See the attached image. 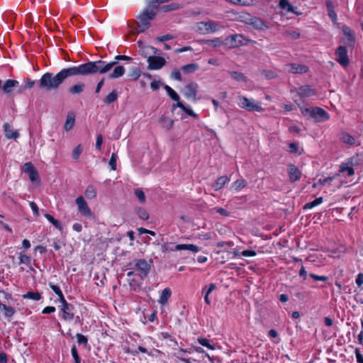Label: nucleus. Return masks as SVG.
Masks as SVG:
<instances>
[{"mask_svg": "<svg viewBox=\"0 0 363 363\" xmlns=\"http://www.w3.org/2000/svg\"><path fill=\"white\" fill-rule=\"evenodd\" d=\"M168 95L172 100L177 101V103L180 102V97L174 90L172 91Z\"/></svg>", "mask_w": 363, "mask_h": 363, "instance_id": "obj_62", "label": "nucleus"}, {"mask_svg": "<svg viewBox=\"0 0 363 363\" xmlns=\"http://www.w3.org/2000/svg\"><path fill=\"white\" fill-rule=\"evenodd\" d=\"M76 203L82 215L86 217H91L92 216V212L83 196H81L77 198Z\"/></svg>", "mask_w": 363, "mask_h": 363, "instance_id": "obj_11", "label": "nucleus"}, {"mask_svg": "<svg viewBox=\"0 0 363 363\" xmlns=\"http://www.w3.org/2000/svg\"><path fill=\"white\" fill-rule=\"evenodd\" d=\"M112 62H116V64L108 70L110 71L113 67H114L113 71L109 74L108 77L110 79H117L122 77L125 71L124 67L122 65H117L118 61H113Z\"/></svg>", "mask_w": 363, "mask_h": 363, "instance_id": "obj_19", "label": "nucleus"}, {"mask_svg": "<svg viewBox=\"0 0 363 363\" xmlns=\"http://www.w3.org/2000/svg\"><path fill=\"white\" fill-rule=\"evenodd\" d=\"M287 67L289 68V72L293 74H303L306 73L308 70L307 66L304 65H300L296 63H291L287 65Z\"/></svg>", "mask_w": 363, "mask_h": 363, "instance_id": "obj_18", "label": "nucleus"}, {"mask_svg": "<svg viewBox=\"0 0 363 363\" xmlns=\"http://www.w3.org/2000/svg\"><path fill=\"white\" fill-rule=\"evenodd\" d=\"M140 74L141 71L140 70V69L134 67L131 69L130 77L132 78V79L137 80L140 77Z\"/></svg>", "mask_w": 363, "mask_h": 363, "instance_id": "obj_49", "label": "nucleus"}, {"mask_svg": "<svg viewBox=\"0 0 363 363\" xmlns=\"http://www.w3.org/2000/svg\"><path fill=\"white\" fill-rule=\"evenodd\" d=\"M135 195L136 196V197L138 199L140 203H145V201H146V197H145V195L144 194V192L143 191L142 189H135Z\"/></svg>", "mask_w": 363, "mask_h": 363, "instance_id": "obj_45", "label": "nucleus"}, {"mask_svg": "<svg viewBox=\"0 0 363 363\" xmlns=\"http://www.w3.org/2000/svg\"><path fill=\"white\" fill-rule=\"evenodd\" d=\"M116 62H106L102 60L88 62L77 67H70L61 69L54 74L52 72L45 73L39 80L38 86L48 91L57 90L69 77L77 75L87 76L94 74H105Z\"/></svg>", "mask_w": 363, "mask_h": 363, "instance_id": "obj_1", "label": "nucleus"}, {"mask_svg": "<svg viewBox=\"0 0 363 363\" xmlns=\"http://www.w3.org/2000/svg\"><path fill=\"white\" fill-rule=\"evenodd\" d=\"M75 122V116L72 112H69L67 113V119L64 125V128L65 130H69L74 125Z\"/></svg>", "mask_w": 363, "mask_h": 363, "instance_id": "obj_26", "label": "nucleus"}, {"mask_svg": "<svg viewBox=\"0 0 363 363\" xmlns=\"http://www.w3.org/2000/svg\"><path fill=\"white\" fill-rule=\"evenodd\" d=\"M0 310L4 311V315L6 317H11L15 313V309L11 306H8L0 303Z\"/></svg>", "mask_w": 363, "mask_h": 363, "instance_id": "obj_35", "label": "nucleus"}, {"mask_svg": "<svg viewBox=\"0 0 363 363\" xmlns=\"http://www.w3.org/2000/svg\"><path fill=\"white\" fill-rule=\"evenodd\" d=\"M315 94V91L310 85L301 86L298 89V94L301 97H309Z\"/></svg>", "mask_w": 363, "mask_h": 363, "instance_id": "obj_21", "label": "nucleus"}, {"mask_svg": "<svg viewBox=\"0 0 363 363\" xmlns=\"http://www.w3.org/2000/svg\"><path fill=\"white\" fill-rule=\"evenodd\" d=\"M85 196L87 199H91L96 197V191L93 185H89L85 191Z\"/></svg>", "mask_w": 363, "mask_h": 363, "instance_id": "obj_36", "label": "nucleus"}, {"mask_svg": "<svg viewBox=\"0 0 363 363\" xmlns=\"http://www.w3.org/2000/svg\"><path fill=\"white\" fill-rule=\"evenodd\" d=\"M177 106L180 108H182L186 113H187L189 116H193L194 118L197 117V114L195 113L191 109L188 108L186 107L182 102L177 103Z\"/></svg>", "mask_w": 363, "mask_h": 363, "instance_id": "obj_42", "label": "nucleus"}, {"mask_svg": "<svg viewBox=\"0 0 363 363\" xmlns=\"http://www.w3.org/2000/svg\"><path fill=\"white\" fill-rule=\"evenodd\" d=\"M179 8V4L177 3H172L161 7V10L164 12H169L171 11L177 10Z\"/></svg>", "mask_w": 363, "mask_h": 363, "instance_id": "obj_39", "label": "nucleus"}, {"mask_svg": "<svg viewBox=\"0 0 363 363\" xmlns=\"http://www.w3.org/2000/svg\"><path fill=\"white\" fill-rule=\"evenodd\" d=\"M118 99V92L116 89L113 90L109 94H108L104 99V103L109 105L115 102Z\"/></svg>", "mask_w": 363, "mask_h": 363, "instance_id": "obj_31", "label": "nucleus"}, {"mask_svg": "<svg viewBox=\"0 0 363 363\" xmlns=\"http://www.w3.org/2000/svg\"><path fill=\"white\" fill-rule=\"evenodd\" d=\"M173 38H174V36L172 35L167 34V35H164L157 38L156 39V40L158 42H164L167 40H170Z\"/></svg>", "mask_w": 363, "mask_h": 363, "instance_id": "obj_57", "label": "nucleus"}, {"mask_svg": "<svg viewBox=\"0 0 363 363\" xmlns=\"http://www.w3.org/2000/svg\"><path fill=\"white\" fill-rule=\"evenodd\" d=\"M336 61L342 67H345L349 65V58L347 56V49L346 46H339L336 51Z\"/></svg>", "mask_w": 363, "mask_h": 363, "instance_id": "obj_8", "label": "nucleus"}, {"mask_svg": "<svg viewBox=\"0 0 363 363\" xmlns=\"http://www.w3.org/2000/svg\"><path fill=\"white\" fill-rule=\"evenodd\" d=\"M246 185L247 182L244 179H238L233 184V186L236 191H240V189L245 187Z\"/></svg>", "mask_w": 363, "mask_h": 363, "instance_id": "obj_47", "label": "nucleus"}, {"mask_svg": "<svg viewBox=\"0 0 363 363\" xmlns=\"http://www.w3.org/2000/svg\"><path fill=\"white\" fill-rule=\"evenodd\" d=\"M31 259L29 256L23 254L20 255V264H24L29 265L30 264Z\"/></svg>", "mask_w": 363, "mask_h": 363, "instance_id": "obj_52", "label": "nucleus"}, {"mask_svg": "<svg viewBox=\"0 0 363 363\" xmlns=\"http://www.w3.org/2000/svg\"><path fill=\"white\" fill-rule=\"evenodd\" d=\"M342 33L344 36L347 38L345 43L347 44L349 47L353 48L355 43V36L352 30L347 26H343Z\"/></svg>", "mask_w": 363, "mask_h": 363, "instance_id": "obj_15", "label": "nucleus"}, {"mask_svg": "<svg viewBox=\"0 0 363 363\" xmlns=\"http://www.w3.org/2000/svg\"><path fill=\"white\" fill-rule=\"evenodd\" d=\"M340 139L343 143L350 145H352L355 143V138L347 133H342Z\"/></svg>", "mask_w": 363, "mask_h": 363, "instance_id": "obj_28", "label": "nucleus"}, {"mask_svg": "<svg viewBox=\"0 0 363 363\" xmlns=\"http://www.w3.org/2000/svg\"><path fill=\"white\" fill-rule=\"evenodd\" d=\"M326 7L328 13L329 17L331 18V20L333 22H335L337 21V15L335 13V11L334 10L332 2L330 0H328L326 1Z\"/></svg>", "mask_w": 363, "mask_h": 363, "instance_id": "obj_29", "label": "nucleus"}, {"mask_svg": "<svg viewBox=\"0 0 363 363\" xmlns=\"http://www.w3.org/2000/svg\"><path fill=\"white\" fill-rule=\"evenodd\" d=\"M218 30V24L213 21H201L197 23L196 30L203 35L214 33Z\"/></svg>", "mask_w": 363, "mask_h": 363, "instance_id": "obj_5", "label": "nucleus"}, {"mask_svg": "<svg viewBox=\"0 0 363 363\" xmlns=\"http://www.w3.org/2000/svg\"><path fill=\"white\" fill-rule=\"evenodd\" d=\"M23 298L26 299L39 301L41 298V294L38 291H28L26 294L23 295Z\"/></svg>", "mask_w": 363, "mask_h": 363, "instance_id": "obj_34", "label": "nucleus"}, {"mask_svg": "<svg viewBox=\"0 0 363 363\" xmlns=\"http://www.w3.org/2000/svg\"><path fill=\"white\" fill-rule=\"evenodd\" d=\"M135 267L142 279L146 277L150 270V264L144 259L135 260Z\"/></svg>", "mask_w": 363, "mask_h": 363, "instance_id": "obj_10", "label": "nucleus"}, {"mask_svg": "<svg viewBox=\"0 0 363 363\" xmlns=\"http://www.w3.org/2000/svg\"><path fill=\"white\" fill-rule=\"evenodd\" d=\"M227 1L239 6H250L252 4L253 0H226Z\"/></svg>", "mask_w": 363, "mask_h": 363, "instance_id": "obj_40", "label": "nucleus"}, {"mask_svg": "<svg viewBox=\"0 0 363 363\" xmlns=\"http://www.w3.org/2000/svg\"><path fill=\"white\" fill-rule=\"evenodd\" d=\"M345 171H346L347 172L348 176H352L354 174V169L350 167H341L340 172H345Z\"/></svg>", "mask_w": 363, "mask_h": 363, "instance_id": "obj_61", "label": "nucleus"}, {"mask_svg": "<svg viewBox=\"0 0 363 363\" xmlns=\"http://www.w3.org/2000/svg\"><path fill=\"white\" fill-rule=\"evenodd\" d=\"M3 128L4 135L7 139H12L16 140L17 138L19 137L18 131L14 130L9 123H5L3 125Z\"/></svg>", "mask_w": 363, "mask_h": 363, "instance_id": "obj_17", "label": "nucleus"}, {"mask_svg": "<svg viewBox=\"0 0 363 363\" xmlns=\"http://www.w3.org/2000/svg\"><path fill=\"white\" fill-rule=\"evenodd\" d=\"M279 6L282 9H286L288 11H293L294 7L291 5L288 0H280Z\"/></svg>", "mask_w": 363, "mask_h": 363, "instance_id": "obj_41", "label": "nucleus"}, {"mask_svg": "<svg viewBox=\"0 0 363 363\" xmlns=\"http://www.w3.org/2000/svg\"><path fill=\"white\" fill-rule=\"evenodd\" d=\"M302 113L305 116L315 119L317 122H323L329 119L328 113L320 107L305 108L302 109Z\"/></svg>", "mask_w": 363, "mask_h": 363, "instance_id": "obj_3", "label": "nucleus"}, {"mask_svg": "<svg viewBox=\"0 0 363 363\" xmlns=\"http://www.w3.org/2000/svg\"><path fill=\"white\" fill-rule=\"evenodd\" d=\"M160 123L161 126L164 128H166L167 130H170L174 124L173 120L164 116H162L160 118Z\"/></svg>", "mask_w": 363, "mask_h": 363, "instance_id": "obj_27", "label": "nucleus"}, {"mask_svg": "<svg viewBox=\"0 0 363 363\" xmlns=\"http://www.w3.org/2000/svg\"><path fill=\"white\" fill-rule=\"evenodd\" d=\"M356 284L358 286H361L363 284V274L359 273L356 279Z\"/></svg>", "mask_w": 363, "mask_h": 363, "instance_id": "obj_63", "label": "nucleus"}, {"mask_svg": "<svg viewBox=\"0 0 363 363\" xmlns=\"http://www.w3.org/2000/svg\"><path fill=\"white\" fill-rule=\"evenodd\" d=\"M289 176L291 182H296L300 179L301 173L299 169L292 164L289 165Z\"/></svg>", "mask_w": 363, "mask_h": 363, "instance_id": "obj_20", "label": "nucleus"}, {"mask_svg": "<svg viewBox=\"0 0 363 363\" xmlns=\"http://www.w3.org/2000/svg\"><path fill=\"white\" fill-rule=\"evenodd\" d=\"M147 62L149 69H159L166 64V60L163 57L158 56L149 57Z\"/></svg>", "mask_w": 363, "mask_h": 363, "instance_id": "obj_13", "label": "nucleus"}, {"mask_svg": "<svg viewBox=\"0 0 363 363\" xmlns=\"http://www.w3.org/2000/svg\"><path fill=\"white\" fill-rule=\"evenodd\" d=\"M50 287L53 290V291L59 296V300L63 299L64 295L60 289V287L57 285L53 284L52 283H49Z\"/></svg>", "mask_w": 363, "mask_h": 363, "instance_id": "obj_43", "label": "nucleus"}, {"mask_svg": "<svg viewBox=\"0 0 363 363\" xmlns=\"http://www.w3.org/2000/svg\"><path fill=\"white\" fill-rule=\"evenodd\" d=\"M198 342L200 345L206 347L207 348L210 350H214L215 347L214 345H211L210 343V341L206 338L200 337L198 339Z\"/></svg>", "mask_w": 363, "mask_h": 363, "instance_id": "obj_46", "label": "nucleus"}, {"mask_svg": "<svg viewBox=\"0 0 363 363\" xmlns=\"http://www.w3.org/2000/svg\"><path fill=\"white\" fill-rule=\"evenodd\" d=\"M85 84L78 83L68 89V91L71 94H80L84 91Z\"/></svg>", "mask_w": 363, "mask_h": 363, "instance_id": "obj_25", "label": "nucleus"}, {"mask_svg": "<svg viewBox=\"0 0 363 363\" xmlns=\"http://www.w3.org/2000/svg\"><path fill=\"white\" fill-rule=\"evenodd\" d=\"M76 337H77V342L79 345H86L87 344L88 340H87V338L84 335H82L80 333H77Z\"/></svg>", "mask_w": 363, "mask_h": 363, "instance_id": "obj_54", "label": "nucleus"}, {"mask_svg": "<svg viewBox=\"0 0 363 363\" xmlns=\"http://www.w3.org/2000/svg\"><path fill=\"white\" fill-rule=\"evenodd\" d=\"M184 352H186L185 350H184L183 349H180L177 353V358H179L181 361L184 362L186 363H191L189 359H186L182 357V354Z\"/></svg>", "mask_w": 363, "mask_h": 363, "instance_id": "obj_58", "label": "nucleus"}, {"mask_svg": "<svg viewBox=\"0 0 363 363\" xmlns=\"http://www.w3.org/2000/svg\"><path fill=\"white\" fill-rule=\"evenodd\" d=\"M199 69V65L196 63L188 64L182 67V70L186 73H193Z\"/></svg>", "mask_w": 363, "mask_h": 363, "instance_id": "obj_32", "label": "nucleus"}, {"mask_svg": "<svg viewBox=\"0 0 363 363\" xmlns=\"http://www.w3.org/2000/svg\"><path fill=\"white\" fill-rule=\"evenodd\" d=\"M157 12V6H148L138 16L139 22H137V30L143 33L150 26V21L153 20Z\"/></svg>", "mask_w": 363, "mask_h": 363, "instance_id": "obj_2", "label": "nucleus"}, {"mask_svg": "<svg viewBox=\"0 0 363 363\" xmlns=\"http://www.w3.org/2000/svg\"><path fill=\"white\" fill-rule=\"evenodd\" d=\"M323 201V197L316 198L314 201L306 203L303 206V209L312 208H313V207H315V206L322 203Z\"/></svg>", "mask_w": 363, "mask_h": 363, "instance_id": "obj_37", "label": "nucleus"}, {"mask_svg": "<svg viewBox=\"0 0 363 363\" xmlns=\"http://www.w3.org/2000/svg\"><path fill=\"white\" fill-rule=\"evenodd\" d=\"M171 77H172V78H173L174 79H177L178 81H182V76H181V73H180L179 70L177 69H173V71H172V72L171 74Z\"/></svg>", "mask_w": 363, "mask_h": 363, "instance_id": "obj_55", "label": "nucleus"}, {"mask_svg": "<svg viewBox=\"0 0 363 363\" xmlns=\"http://www.w3.org/2000/svg\"><path fill=\"white\" fill-rule=\"evenodd\" d=\"M19 86L20 83L18 81L15 79H7L1 88L5 94H10L14 89H16L17 91L19 89Z\"/></svg>", "mask_w": 363, "mask_h": 363, "instance_id": "obj_16", "label": "nucleus"}, {"mask_svg": "<svg viewBox=\"0 0 363 363\" xmlns=\"http://www.w3.org/2000/svg\"><path fill=\"white\" fill-rule=\"evenodd\" d=\"M198 88L197 83L191 82L184 86L182 93L188 99L196 101H197Z\"/></svg>", "mask_w": 363, "mask_h": 363, "instance_id": "obj_7", "label": "nucleus"}, {"mask_svg": "<svg viewBox=\"0 0 363 363\" xmlns=\"http://www.w3.org/2000/svg\"><path fill=\"white\" fill-rule=\"evenodd\" d=\"M309 276L315 281H325L328 279V277L326 276H319V275H316L315 274H310Z\"/></svg>", "mask_w": 363, "mask_h": 363, "instance_id": "obj_56", "label": "nucleus"}, {"mask_svg": "<svg viewBox=\"0 0 363 363\" xmlns=\"http://www.w3.org/2000/svg\"><path fill=\"white\" fill-rule=\"evenodd\" d=\"M284 34L286 37L293 40L298 39L300 37V33L293 30H286Z\"/></svg>", "mask_w": 363, "mask_h": 363, "instance_id": "obj_44", "label": "nucleus"}, {"mask_svg": "<svg viewBox=\"0 0 363 363\" xmlns=\"http://www.w3.org/2000/svg\"><path fill=\"white\" fill-rule=\"evenodd\" d=\"M82 148L81 145L77 146L73 151V157L74 159H77L79 157V155L82 153Z\"/></svg>", "mask_w": 363, "mask_h": 363, "instance_id": "obj_59", "label": "nucleus"}, {"mask_svg": "<svg viewBox=\"0 0 363 363\" xmlns=\"http://www.w3.org/2000/svg\"><path fill=\"white\" fill-rule=\"evenodd\" d=\"M204 43L209 45H213V47H219L222 44H224L223 42H222L219 38H215L213 40H204Z\"/></svg>", "mask_w": 363, "mask_h": 363, "instance_id": "obj_48", "label": "nucleus"}, {"mask_svg": "<svg viewBox=\"0 0 363 363\" xmlns=\"http://www.w3.org/2000/svg\"><path fill=\"white\" fill-rule=\"evenodd\" d=\"M118 156L116 153H113L111 155V159L109 160V166L111 167L112 170L116 169V160H117Z\"/></svg>", "mask_w": 363, "mask_h": 363, "instance_id": "obj_50", "label": "nucleus"}, {"mask_svg": "<svg viewBox=\"0 0 363 363\" xmlns=\"http://www.w3.org/2000/svg\"><path fill=\"white\" fill-rule=\"evenodd\" d=\"M238 104L240 107L248 111L262 112L264 111L259 102H255V101L250 99L245 96H238Z\"/></svg>", "mask_w": 363, "mask_h": 363, "instance_id": "obj_4", "label": "nucleus"}, {"mask_svg": "<svg viewBox=\"0 0 363 363\" xmlns=\"http://www.w3.org/2000/svg\"><path fill=\"white\" fill-rule=\"evenodd\" d=\"M262 74L269 79H274L277 76L276 73L272 70H263Z\"/></svg>", "mask_w": 363, "mask_h": 363, "instance_id": "obj_53", "label": "nucleus"}, {"mask_svg": "<svg viewBox=\"0 0 363 363\" xmlns=\"http://www.w3.org/2000/svg\"><path fill=\"white\" fill-rule=\"evenodd\" d=\"M162 250L163 252L176 250H189L193 252H198L199 251V247L193 244H178L175 245L174 248H170L169 247V245L166 243L162 246Z\"/></svg>", "mask_w": 363, "mask_h": 363, "instance_id": "obj_6", "label": "nucleus"}, {"mask_svg": "<svg viewBox=\"0 0 363 363\" xmlns=\"http://www.w3.org/2000/svg\"><path fill=\"white\" fill-rule=\"evenodd\" d=\"M135 212L140 218L146 220L149 218V214L147 211L141 207L135 208Z\"/></svg>", "mask_w": 363, "mask_h": 363, "instance_id": "obj_38", "label": "nucleus"}, {"mask_svg": "<svg viewBox=\"0 0 363 363\" xmlns=\"http://www.w3.org/2000/svg\"><path fill=\"white\" fill-rule=\"evenodd\" d=\"M60 301L62 303L61 311L63 313L62 318L69 320H72L74 318V313H72L74 306L68 303L65 298Z\"/></svg>", "mask_w": 363, "mask_h": 363, "instance_id": "obj_12", "label": "nucleus"}, {"mask_svg": "<svg viewBox=\"0 0 363 363\" xmlns=\"http://www.w3.org/2000/svg\"><path fill=\"white\" fill-rule=\"evenodd\" d=\"M35 84L34 80H31L29 78L23 79V84H20L19 89L16 91V93L20 94L23 93L26 89L32 88Z\"/></svg>", "mask_w": 363, "mask_h": 363, "instance_id": "obj_23", "label": "nucleus"}, {"mask_svg": "<svg viewBox=\"0 0 363 363\" xmlns=\"http://www.w3.org/2000/svg\"><path fill=\"white\" fill-rule=\"evenodd\" d=\"M71 352H72V355L74 359V362L80 363L81 362L80 357L78 354L77 350V347L75 345L72 346V347L71 349Z\"/></svg>", "mask_w": 363, "mask_h": 363, "instance_id": "obj_51", "label": "nucleus"}, {"mask_svg": "<svg viewBox=\"0 0 363 363\" xmlns=\"http://www.w3.org/2000/svg\"><path fill=\"white\" fill-rule=\"evenodd\" d=\"M23 171L28 174L30 179L33 182L40 180L38 173L31 162L25 163L23 166Z\"/></svg>", "mask_w": 363, "mask_h": 363, "instance_id": "obj_14", "label": "nucleus"}, {"mask_svg": "<svg viewBox=\"0 0 363 363\" xmlns=\"http://www.w3.org/2000/svg\"><path fill=\"white\" fill-rule=\"evenodd\" d=\"M230 77L238 82H246L247 81V77L241 72L230 71L229 72Z\"/></svg>", "mask_w": 363, "mask_h": 363, "instance_id": "obj_33", "label": "nucleus"}, {"mask_svg": "<svg viewBox=\"0 0 363 363\" xmlns=\"http://www.w3.org/2000/svg\"><path fill=\"white\" fill-rule=\"evenodd\" d=\"M357 361L358 363H363V356L361 354L360 351L359 350H356L355 351Z\"/></svg>", "mask_w": 363, "mask_h": 363, "instance_id": "obj_64", "label": "nucleus"}, {"mask_svg": "<svg viewBox=\"0 0 363 363\" xmlns=\"http://www.w3.org/2000/svg\"><path fill=\"white\" fill-rule=\"evenodd\" d=\"M102 143H103V136L101 134H99L97 135L96 141V148L97 150H101Z\"/></svg>", "mask_w": 363, "mask_h": 363, "instance_id": "obj_60", "label": "nucleus"}, {"mask_svg": "<svg viewBox=\"0 0 363 363\" xmlns=\"http://www.w3.org/2000/svg\"><path fill=\"white\" fill-rule=\"evenodd\" d=\"M230 181V179L227 176H221L218 177L216 182L212 184V188L215 191L221 189L224 185Z\"/></svg>", "mask_w": 363, "mask_h": 363, "instance_id": "obj_22", "label": "nucleus"}, {"mask_svg": "<svg viewBox=\"0 0 363 363\" xmlns=\"http://www.w3.org/2000/svg\"><path fill=\"white\" fill-rule=\"evenodd\" d=\"M251 24L257 29L264 30L267 28V26L265 25V23L259 18H253L251 19Z\"/></svg>", "mask_w": 363, "mask_h": 363, "instance_id": "obj_30", "label": "nucleus"}, {"mask_svg": "<svg viewBox=\"0 0 363 363\" xmlns=\"http://www.w3.org/2000/svg\"><path fill=\"white\" fill-rule=\"evenodd\" d=\"M171 295V289L169 288H165L160 294V299L158 300L159 303L162 306L165 305L167 303Z\"/></svg>", "mask_w": 363, "mask_h": 363, "instance_id": "obj_24", "label": "nucleus"}, {"mask_svg": "<svg viewBox=\"0 0 363 363\" xmlns=\"http://www.w3.org/2000/svg\"><path fill=\"white\" fill-rule=\"evenodd\" d=\"M245 38L242 35L235 34L227 37L223 43L229 48H237L244 45Z\"/></svg>", "mask_w": 363, "mask_h": 363, "instance_id": "obj_9", "label": "nucleus"}]
</instances>
